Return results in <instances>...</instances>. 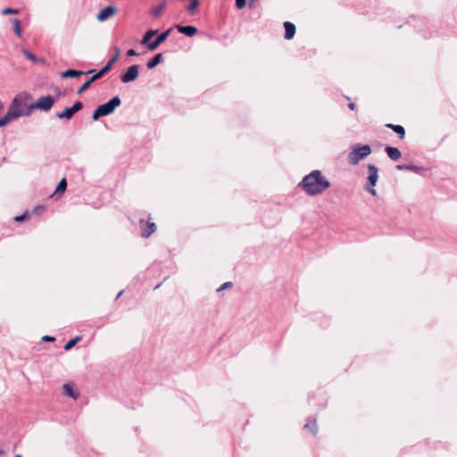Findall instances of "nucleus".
Returning <instances> with one entry per match:
<instances>
[{
  "label": "nucleus",
  "mask_w": 457,
  "mask_h": 457,
  "mask_svg": "<svg viewBox=\"0 0 457 457\" xmlns=\"http://www.w3.org/2000/svg\"><path fill=\"white\" fill-rule=\"evenodd\" d=\"M307 195L315 196L321 195L330 187V182L319 170H314L305 175L298 185Z\"/></svg>",
  "instance_id": "nucleus-1"
},
{
  "label": "nucleus",
  "mask_w": 457,
  "mask_h": 457,
  "mask_svg": "<svg viewBox=\"0 0 457 457\" xmlns=\"http://www.w3.org/2000/svg\"><path fill=\"white\" fill-rule=\"evenodd\" d=\"M120 99L119 96L112 97L107 103L99 105L95 112H93L92 119L94 120H97L99 118L103 116L109 115L112 113L116 107L120 105Z\"/></svg>",
  "instance_id": "nucleus-2"
},
{
  "label": "nucleus",
  "mask_w": 457,
  "mask_h": 457,
  "mask_svg": "<svg viewBox=\"0 0 457 457\" xmlns=\"http://www.w3.org/2000/svg\"><path fill=\"white\" fill-rule=\"evenodd\" d=\"M371 153L370 146L369 145H354L348 154V162L352 165H356L360 161L366 158Z\"/></svg>",
  "instance_id": "nucleus-3"
},
{
  "label": "nucleus",
  "mask_w": 457,
  "mask_h": 457,
  "mask_svg": "<svg viewBox=\"0 0 457 457\" xmlns=\"http://www.w3.org/2000/svg\"><path fill=\"white\" fill-rule=\"evenodd\" d=\"M368 171L369 176L367 178L365 188L370 194L375 196L377 195L375 187L378 179V169L375 165L370 164L368 166Z\"/></svg>",
  "instance_id": "nucleus-4"
},
{
  "label": "nucleus",
  "mask_w": 457,
  "mask_h": 457,
  "mask_svg": "<svg viewBox=\"0 0 457 457\" xmlns=\"http://www.w3.org/2000/svg\"><path fill=\"white\" fill-rule=\"evenodd\" d=\"M54 103V99L51 96H42L37 101L32 104L30 109H39L45 112L49 111Z\"/></svg>",
  "instance_id": "nucleus-5"
},
{
  "label": "nucleus",
  "mask_w": 457,
  "mask_h": 457,
  "mask_svg": "<svg viewBox=\"0 0 457 457\" xmlns=\"http://www.w3.org/2000/svg\"><path fill=\"white\" fill-rule=\"evenodd\" d=\"M138 76V65H131L128 68L125 73L120 76V80L123 83H129L135 80Z\"/></svg>",
  "instance_id": "nucleus-6"
},
{
  "label": "nucleus",
  "mask_w": 457,
  "mask_h": 457,
  "mask_svg": "<svg viewBox=\"0 0 457 457\" xmlns=\"http://www.w3.org/2000/svg\"><path fill=\"white\" fill-rule=\"evenodd\" d=\"M116 7L112 5L106 6L103 8L100 12L97 14L96 18L99 21H104L107 19L111 18L116 13Z\"/></svg>",
  "instance_id": "nucleus-7"
},
{
  "label": "nucleus",
  "mask_w": 457,
  "mask_h": 457,
  "mask_svg": "<svg viewBox=\"0 0 457 457\" xmlns=\"http://www.w3.org/2000/svg\"><path fill=\"white\" fill-rule=\"evenodd\" d=\"M140 227L142 229L141 235L143 237H149L155 230L156 226L154 222H146L145 223L143 220H140Z\"/></svg>",
  "instance_id": "nucleus-8"
},
{
  "label": "nucleus",
  "mask_w": 457,
  "mask_h": 457,
  "mask_svg": "<svg viewBox=\"0 0 457 457\" xmlns=\"http://www.w3.org/2000/svg\"><path fill=\"white\" fill-rule=\"evenodd\" d=\"M170 32V29L161 33L156 37V39L154 41H153V43L149 46V50L153 51V50L156 49L162 43H163L167 39Z\"/></svg>",
  "instance_id": "nucleus-9"
},
{
  "label": "nucleus",
  "mask_w": 457,
  "mask_h": 457,
  "mask_svg": "<svg viewBox=\"0 0 457 457\" xmlns=\"http://www.w3.org/2000/svg\"><path fill=\"white\" fill-rule=\"evenodd\" d=\"M176 29L179 33L184 34L187 37H193L197 32V29L195 27L190 26V25H188V26L176 25Z\"/></svg>",
  "instance_id": "nucleus-10"
},
{
  "label": "nucleus",
  "mask_w": 457,
  "mask_h": 457,
  "mask_svg": "<svg viewBox=\"0 0 457 457\" xmlns=\"http://www.w3.org/2000/svg\"><path fill=\"white\" fill-rule=\"evenodd\" d=\"M284 28H285V38L286 39H291L294 37L295 33V26L290 22V21H285L284 22Z\"/></svg>",
  "instance_id": "nucleus-11"
},
{
  "label": "nucleus",
  "mask_w": 457,
  "mask_h": 457,
  "mask_svg": "<svg viewBox=\"0 0 457 457\" xmlns=\"http://www.w3.org/2000/svg\"><path fill=\"white\" fill-rule=\"evenodd\" d=\"M157 34V30L156 29H149L147 30L142 40H141V44L147 47V49H149V46L153 43V41H151V38Z\"/></svg>",
  "instance_id": "nucleus-12"
},
{
  "label": "nucleus",
  "mask_w": 457,
  "mask_h": 457,
  "mask_svg": "<svg viewBox=\"0 0 457 457\" xmlns=\"http://www.w3.org/2000/svg\"><path fill=\"white\" fill-rule=\"evenodd\" d=\"M385 150L391 160L397 161L401 158L402 154L398 148L393 146H386Z\"/></svg>",
  "instance_id": "nucleus-13"
},
{
  "label": "nucleus",
  "mask_w": 457,
  "mask_h": 457,
  "mask_svg": "<svg viewBox=\"0 0 457 457\" xmlns=\"http://www.w3.org/2000/svg\"><path fill=\"white\" fill-rule=\"evenodd\" d=\"M63 394L76 400L79 397V394L74 390L71 384H64L62 386Z\"/></svg>",
  "instance_id": "nucleus-14"
},
{
  "label": "nucleus",
  "mask_w": 457,
  "mask_h": 457,
  "mask_svg": "<svg viewBox=\"0 0 457 457\" xmlns=\"http://www.w3.org/2000/svg\"><path fill=\"white\" fill-rule=\"evenodd\" d=\"M92 72H94V71H92V70L88 71L87 72H83V71H76V70H67L66 71L62 73V78H73V77H79L82 74H89Z\"/></svg>",
  "instance_id": "nucleus-15"
},
{
  "label": "nucleus",
  "mask_w": 457,
  "mask_h": 457,
  "mask_svg": "<svg viewBox=\"0 0 457 457\" xmlns=\"http://www.w3.org/2000/svg\"><path fill=\"white\" fill-rule=\"evenodd\" d=\"M165 7H166V2L162 1V3H160L159 4H157L152 8L151 14L154 18H159L161 16L162 12H163V10L165 9Z\"/></svg>",
  "instance_id": "nucleus-16"
},
{
  "label": "nucleus",
  "mask_w": 457,
  "mask_h": 457,
  "mask_svg": "<svg viewBox=\"0 0 457 457\" xmlns=\"http://www.w3.org/2000/svg\"><path fill=\"white\" fill-rule=\"evenodd\" d=\"M163 60L162 54H157L154 57H153L151 60L147 62V68L148 69H154L155 66H157L160 62H162Z\"/></svg>",
  "instance_id": "nucleus-17"
},
{
  "label": "nucleus",
  "mask_w": 457,
  "mask_h": 457,
  "mask_svg": "<svg viewBox=\"0 0 457 457\" xmlns=\"http://www.w3.org/2000/svg\"><path fill=\"white\" fill-rule=\"evenodd\" d=\"M387 128L393 129L395 133L398 134L399 137L403 139L405 136L404 128L401 125H394V124H386Z\"/></svg>",
  "instance_id": "nucleus-18"
},
{
  "label": "nucleus",
  "mask_w": 457,
  "mask_h": 457,
  "mask_svg": "<svg viewBox=\"0 0 457 457\" xmlns=\"http://www.w3.org/2000/svg\"><path fill=\"white\" fill-rule=\"evenodd\" d=\"M75 112L72 111L71 107L65 108V110L62 112H58L56 116L59 119H71Z\"/></svg>",
  "instance_id": "nucleus-19"
},
{
  "label": "nucleus",
  "mask_w": 457,
  "mask_h": 457,
  "mask_svg": "<svg viewBox=\"0 0 457 457\" xmlns=\"http://www.w3.org/2000/svg\"><path fill=\"white\" fill-rule=\"evenodd\" d=\"M190 4L187 6V12L194 15L196 12V10L199 6V0H189Z\"/></svg>",
  "instance_id": "nucleus-20"
},
{
  "label": "nucleus",
  "mask_w": 457,
  "mask_h": 457,
  "mask_svg": "<svg viewBox=\"0 0 457 457\" xmlns=\"http://www.w3.org/2000/svg\"><path fill=\"white\" fill-rule=\"evenodd\" d=\"M9 111L12 112L14 113H19L20 117L22 115V111L18 104V100L16 97L13 99V102H12L11 107L9 108Z\"/></svg>",
  "instance_id": "nucleus-21"
},
{
  "label": "nucleus",
  "mask_w": 457,
  "mask_h": 457,
  "mask_svg": "<svg viewBox=\"0 0 457 457\" xmlns=\"http://www.w3.org/2000/svg\"><path fill=\"white\" fill-rule=\"evenodd\" d=\"M304 428L309 430L310 432L316 434L317 432V424L316 420H308L306 424L304 425Z\"/></svg>",
  "instance_id": "nucleus-22"
},
{
  "label": "nucleus",
  "mask_w": 457,
  "mask_h": 457,
  "mask_svg": "<svg viewBox=\"0 0 457 457\" xmlns=\"http://www.w3.org/2000/svg\"><path fill=\"white\" fill-rule=\"evenodd\" d=\"M12 23L13 25L14 33L18 37H21V22H20V21L18 19H13V20H12Z\"/></svg>",
  "instance_id": "nucleus-23"
},
{
  "label": "nucleus",
  "mask_w": 457,
  "mask_h": 457,
  "mask_svg": "<svg viewBox=\"0 0 457 457\" xmlns=\"http://www.w3.org/2000/svg\"><path fill=\"white\" fill-rule=\"evenodd\" d=\"M81 337H76L75 338L73 339H71L70 341H68L65 345H64V350L65 351H69L71 350L79 341H80Z\"/></svg>",
  "instance_id": "nucleus-24"
},
{
  "label": "nucleus",
  "mask_w": 457,
  "mask_h": 457,
  "mask_svg": "<svg viewBox=\"0 0 457 457\" xmlns=\"http://www.w3.org/2000/svg\"><path fill=\"white\" fill-rule=\"evenodd\" d=\"M66 187H67L66 179H62L59 182L58 186L56 187V189H55V192H54V193H55V194H60V193L62 194V193H63V192L65 191V189H66Z\"/></svg>",
  "instance_id": "nucleus-25"
},
{
  "label": "nucleus",
  "mask_w": 457,
  "mask_h": 457,
  "mask_svg": "<svg viewBox=\"0 0 457 457\" xmlns=\"http://www.w3.org/2000/svg\"><path fill=\"white\" fill-rule=\"evenodd\" d=\"M5 119L7 120L8 122L12 121V120L16 119V118H19L20 117V114L19 113H14L12 112H10L8 110V112H6V114L4 115Z\"/></svg>",
  "instance_id": "nucleus-26"
},
{
  "label": "nucleus",
  "mask_w": 457,
  "mask_h": 457,
  "mask_svg": "<svg viewBox=\"0 0 457 457\" xmlns=\"http://www.w3.org/2000/svg\"><path fill=\"white\" fill-rule=\"evenodd\" d=\"M120 49L119 48H116V52H115V54L114 56L109 60V62H107L108 65H110L111 67H112V65L116 62V61L118 60L119 56H120Z\"/></svg>",
  "instance_id": "nucleus-27"
},
{
  "label": "nucleus",
  "mask_w": 457,
  "mask_h": 457,
  "mask_svg": "<svg viewBox=\"0 0 457 457\" xmlns=\"http://www.w3.org/2000/svg\"><path fill=\"white\" fill-rule=\"evenodd\" d=\"M19 12V10L18 9H12V8H4L2 10V13L4 15H7V14H17Z\"/></svg>",
  "instance_id": "nucleus-28"
},
{
  "label": "nucleus",
  "mask_w": 457,
  "mask_h": 457,
  "mask_svg": "<svg viewBox=\"0 0 457 457\" xmlns=\"http://www.w3.org/2000/svg\"><path fill=\"white\" fill-rule=\"evenodd\" d=\"M83 107V104L81 102H76L71 108L72 109V111L74 112H79V110H81Z\"/></svg>",
  "instance_id": "nucleus-29"
},
{
  "label": "nucleus",
  "mask_w": 457,
  "mask_h": 457,
  "mask_svg": "<svg viewBox=\"0 0 457 457\" xmlns=\"http://www.w3.org/2000/svg\"><path fill=\"white\" fill-rule=\"evenodd\" d=\"M91 82H89V80L86 81L82 86L79 89L78 91V94H81L82 92H84L86 89L88 88V87L90 86Z\"/></svg>",
  "instance_id": "nucleus-30"
},
{
  "label": "nucleus",
  "mask_w": 457,
  "mask_h": 457,
  "mask_svg": "<svg viewBox=\"0 0 457 457\" xmlns=\"http://www.w3.org/2000/svg\"><path fill=\"white\" fill-rule=\"evenodd\" d=\"M23 54L29 60H31V61L36 60V56L32 53H30L27 50H23Z\"/></svg>",
  "instance_id": "nucleus-31"
},
{
  "label": "nucleus",
  "mask_w": 457,
  "mask_h": 457,
  "mask_svg": "<svg viewBox=\"0 0 457 457\" xmlns=\"http://www.w3.org/2000/svg\"><path fill=\"white\" fill-rule=\"evenodd\" d=\"M245 5V0H236V6L238 9L244 8Z\"/></svg>",
  "instance_id": "nucleus-32"
},
{
  "label": "nucleus",
  "mask_w": 457,
  "mask_h": 457,
  "mask_svg": "<svg viewBox=\"0 0 457 457\" xmlns=\"http://www.w3.org/2000/svg\"><path fill=\"white\" fill-rule=\"evenodd\" d=\"M111 69H112V67L106 63L105 66L102 70L99 71L100 75L104 76Z\"/></svg>",
  "instance_id": "nucleus-33"
},
{
  "label": "nucleus",
  "mask_w": 457,
  "mask_h": 457,
  "mask_svg": "<svg viewBox=\"0 0 457 457\" xmlns=\"http://www.w3.org/2000/svg\"><path fill=\"white\" fill-rule=\"evenodd\" d=\"M232 286V283L231 282H226L224 284H222L219 288H218V291H221L223 289H226V288H228Z\"/></svg>",
  "instance_id": "nucleus-34"
},
{
  "label": "nucleus",
  "mask_w": 457,
  "mask_h": 457,
  "mask_svg": "<svg viewBox=\"0 0 457 457\" xmlns=\"http://www.w3.org/2000/svg\"><path fill=\"white\" fill-rule=\"evenodd\" d=\"M103 76L100 75V72L98 71L97 73H96L90 79H89V82H94L95 80L102 78Z\"/></svg>",
  "instance_id": "nucleus-35"
},
{
  "label": "nucleus",
  "mask_w": 457,
  "mask_h": 457,
  "mask_svg": "<svg viewBox=\"0 0 457 457\" xmlns=\"http://www.w3.org/2000/svg\"><path fill=\"white\" fill-rule=\"evenodd\" d=\"M9 122L7 121V120L5 119L4 116L0 119V127H4V126H5Z\"/></svg>",
  "instance_id": "nucleus-36"
},
{
  "label": "nucleus",
  "mask_w": 457,
  "mask_h": 457,
  "mask_svg": "<svg viewBox=\"0 0 457 457\" xmlns=\"http://www.w3.org/2000/svg\"><path fill=\"white\" fill-rule=\"evenodd\" d=\"M127 55L128 56H135V55H137V52L134 49H129L127 51Z\"/></svg>",
  "instance_id": "nucleus-37"
},
{
  "label": "nucleus",
  "mask_w": 457,
  "mask_h": 457,
  "mask_svg": "<svg viewBox=\"0 0 457 457\" xmlns=\"http://www.w3.org/2000/svg\"><path fill=\"white\" fill-rule=\"evenodd\" d=\"M397 169L400 170H408L409 165H398Z\"/></svg>",
  "instance_id": "nucleus-38"
},
{
  "label": "nucleus",
  "mask_w": 457,
  "mask_h": 457,
  "mask_svg": "<svg viewBox=\"0 0 457 457\" xmlns=\"http://www.w3.org/2000/svg\"><path fill=\"white\" fill-rule=\"evenodd\" d=\"M43 340H44V341H47V342H52V341H54V337H50V336H45V337H43Z\"/></svg>",
  "instance_id": "nucleus-39"
},
{
  "label": "nucleus",
  "mask_w": 457,
  "mask_h": 457,
  "mask_svg": "<svg viewBox=\"0 0 457 457\" xmlns=\"http://www.w3.org/2000/svg\"><path fill=\"white\" fill-rule=\"evenodd\" d=\"M25 216H26L25 214L17 216V217H15V220L21 221V220H23L25 219Z\"/></svg>",
  "instance_id": "nucleus-40"
},
{
  "label": "nucleus",
  "mask_w": 457,
  "mask_h": 457,
  "mask_svg": "<svg viewBox=\"0 0 457 457\" xmlns=\"http://www.w3.org/2000/svg\"><path fill=\"white\" fill-rule=\"evenodd\" d=\"M417 170H418V167H416L414 165H409L408 170L417 171Z\"/></svg>",
  "instance_id": "nucleus-41"
},
{
  "label": "nucleus",
  "mask_w": 457,
  "mask_h": 457,
  "mask_svg": "<svg viewBox=\"0 0 457 457\" xmlns=\"http://www.w3.org/2000/svg\"><path fill=\"white\" fill-rule=\"evenodd\" d=\"M348 107H349L351 110H354V108H355V104H354L353 103H350V104H348Z\"/></svg>",
  "instance_id": "nucleus-42"
},
{
  "label": "nucleus",
  "mask_w": 457,
  "mask_h": 457,
  "mask_svg": "<svg viewBox=\"0 0 457 457\" xmlns=\"http://www.w3.org/2000/svg\"><path fill=\"white\" fill-rule=\"evenodd\" d=\"M4 109V105H3V103L2 101L0 100V112Z\"/></svg>",
  "instance_id": "nucleus-43"
},
{
  "label": "nucleus",
  "mask_w": 457,
  "mask_h": 457,
  "mask_svg": "<svg viewBox=\"0 0 457 457\" xmlns=\"http://www.w3.org/2000/svg\"><path fill=\"white\" fill-rule=\"evenodd\" d=\"M122 293H123V291H120V292L118 294V295H117V297H116V298L120 297V295H122Z\"/></svg>",
  "instance_id": "nucleus-44"
},
{
  "label": "nucleus",
  "mask_w": 457,
  "mask_h": 457,
  "mask_svg": "<svg viewBox=\"0 0 457 457\" xmlns=\"http://www.w3.org/2000/svg\"><path fill=\"white\" fill-rule=\"evenodd\" d=\"M3 453H4V452H3V451H0V454H3Z\"/></svg>",
  "instance_id": "nucleus-45"
},
{
  "label": "nucleus",
  "mask_w": 457,
  "mask_h": 457,
  "mask_svg": "<svg viewBox=\"0 0 457 457\" xmlns=\"http://www.w3.org/2000/svg\"><path fill=\"white\" fill-rule=\"evenodd\" d=\"M15 457H21V456L18 454V455H16Z\"/></svg>",
  "instance_id": "nucleus-46"
}]
</instances>
